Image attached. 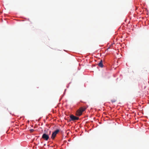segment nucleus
<instances>
[{
    "mask_svg": "<svg viewBox=\"0 0 149 149\" xmlns=\"http://www.w3.org/2000/svg\"><path fill=\"white\" fill-rule=\"evenodd\" d=\"M86 108L83 107H81L79 109L77 110L76 111V114L77 116H81L86 109Z\"/></svg>",
    "mask_w": 149,
    "mask_h": 149,
    "instance_id": "f257e3e1",
    "label": "nucleus"
},
{
    "mask_svg": "<svg viewBox=\"0 0 149 149\" xmlns=\"http://www.w3.org/2000/svg\"><path fill=\"white\" fill-rule=\"evenodd\" d=\"M60 130L58 129H56L55 131L53 132L52 134L51 138L54 139L56 136L57 134L60 131Z\"/></svg>",
    "mask_w": 149,
    "mask_h": 149,
    "instance_id": "f03ea898",
    "label": "nucleus"
},
{
    "mask_svg": "<svg viewBox=\"0 0 149 149\" xmlns=\"http://www.w3.org/2000/svg\"><path fill=\"white\" fill-rule=\"evenodd\" d=\"M70 119L69 120V121H74L76 120H78L79 118L78 117H76L73 115L71 114L70 116Z\"/></svg>",
    "mask_w": 149,
    "mask_h": 149,
    "instance_id": "7ed1b4c3",
    "label": "nucleus"
},
{
    "mask_svg": "<svg viewBox=\"0 0 149 149\" xmlns=\"http://www.w3.org/2000/svg\"><path fill=\"white\" fill-rule=\"evenodd\" d=\"M42 138L45 141H47L49 139V136L48 134L45 133L42 134Z\"/></svg>",
    "mask_w": 149,
    "mask_h": 149,
    "instance_id": "20e7f679",
    "label": "nucleus"
},
{
    "mask_svg": "<svg viewBox=\"0 0 149 149\" xmlns=\"http://www.w3.org/2000/svg\"><path fill=\"white\" fill-rule=\"evenodd\" d=\"M98 65L101 68H102L104 67V65L103 63V61L101 60L98 64Z\"/></svg>",
    "mask_w": 149,
    "mask_h": 149,
    "instance_id": "39448f33",
    "label": "nucleus"
},
{
    "mask_svg": "<svg viewBox=\"0 0 149 149\" xmlns=\"http://www.w3.org/2000/svg\"><path fill=\"white\" fill-rule=\"evenodd\" d=\"M116 101V100H115V99L111 100V101L112 102V103H113L115 102Z\"/></svg>",
    "mask_w": 149,
    "mask_h": 149,
    "instance_id": "423d86ee",
    "label": "nucleus"
},
{
    "mask_svg": "<svg viewBox=\"0 0 149 149\" xmlns=\"http://www.w3.org/2000/svg\"><path fill=\"white\" fill-rule=\"evenodd\" d=\"M79 102L77 103V105L78 106H82V105L81 104V102Z\"/></svg>",
    "mask_w": 149,
    "mask_h": 149,
    "instance_id": "0eeeda50",
    "label": "nucleus"
},
{
    "mask_svg": "<svg viewBox=\"0 0 149 149\" xmlns=\"http://www.w3.org/2000/svg\"><path fill=\"white\" fill-rule=\"evenodd\" d=\"M66 89H65V91H64V93H63V95L62 97H61V99L62 98V97H63V96L64 95H65V91H66Z\"/></svg>",
    "mask_w": 149,
    "mask_h": 149,
    "instance_id": "6e6552de",
    "label": "nucleus"
},
{
    "mask_svg": "<svg viewBox=\"0 0 149 149\" xmlns=\"http://www.w3.org/2000/svg\"><path fill=\"white\" fill-rule=\"evenodd\" d=\"M30 131H31V132H33L34 131V130L33 129H30Z\"/></svg>",
    "mask_w": 149,
    "mask_h": 149,
    "instance_id": "1a4fd4ad",
    "label": "nucleus"
},
{
    "mask_svg": "<svg viewBox=\"0 0 149 149\" xmlns=\"http://www.w3.org/2000/svg\"><path fill=\"white\" fill-rule=\"evenodd\" d=\"M69 86V84L67 85V88H68Z\"/></svg>",
    "mask_w": 149,
    "mask_h": 149,
    "instance_id": "9d476101",
    "label": "nucleus"
},
{
    "mask_svg": "<svg viewBox=\"0 0 149 149\" xmlns=\"http://www.w3.org/2000/svg\"><path fill=\"white\" fill-rule=\"evenodd\" d=\"M46 145V144H45L44 145V146H45Z\"/></svg>",
    "mask_w": 149,
    "mask_h": 149,
    "instance_id": "9b49d317",
    "label": "nucleus"
},
{
    "mask_svg": "<svg viewBox=\"0 0 149 149\" xmlns=\"http://www.w3.org/2000/svg\"><path fill=\"white\" fill-rule=\"evenodd\" d=\"M70 83H71V82H70V83H69V84H70Z\"/></svg>",
    "mask_w": 149,
    "mask_h": 149,
    "instance_id": "f8f14e48",
    "label": "nucleus"
}]
</instances>
